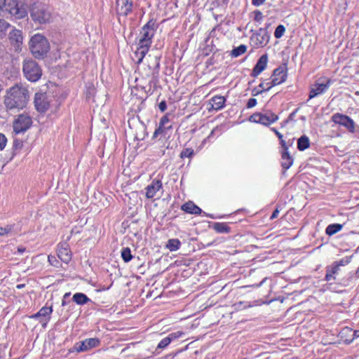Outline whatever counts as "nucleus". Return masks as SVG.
I'll return each instance as SVG.
<instances>
[{
  "mask_svg": "<svg viewBox=\"0 0 359 359\" xmlns=\"http://www.w3.org/2000/svg\"><path fill=\"white\" fill-rule=\"evenodd\" d=\"M28 91L18 86H13L9 89L4 99V104L7 109H22L28 100Z\"/></svg>",
  "mask_w": 359,
  "mask_h": 359,
  "instance_id": "1",
  "label": "nucleus"
},
{
  "mask_svg": "<svg viewBox=\"0 0 359 359\" xmlns=\"http://www.w3.org/2000/svg\"><path fill=\"white\" fill-rule=\"evenodd\" d=\"M31 53L37 59H43L50 50L47 39L40 34H34L29 41Z\"/></svg>",
  "mask_w": 359,
  "mask_h": 359,
  "instance_id": "2",
  "label": "nucleus"
},
{
  "mask_svg": "<svg viewBox=\"0 0 359 359\" xmlns=\"http://www.w3.org/2000/svg\"><path fill=\"white\" fill-rule=\"evenodd\" d=\"M30 15L32 19L39 24H45L51 19V11L49 7L41 3L34 4L31 8Z\"/></svg>",
  "mask_w": 359,
  "mask_h": 359,
  "instance_id": "3",
  "label": "nucleus"
},
{
  "mask_svg": "<svg viewBox=\"0 0 359 359\" xmlns=\"http://www.w3.org/2000/svg\"><path fill=\"white\" fill-rule=\"evenodd\" d=\"M22 72L27 80L32 82L37 81L42 75V70L38 63L32 60H24Z\"/></svg>",
  "mask_w": 359,
  "mask_h": 359,
  "instance_id": "4",
  "label": "nucleus"
},
{
  "mask_svg": "<svg viewBox=\"0 0 359 359\" xmlns=\"http://www.w3.org/2000/svg\"><path fill=\"white\" fill-rule=\"evenodd\" d=\"M54 98L53 95L50 92H37L34 95V106L39 113L46 112L50 106Z\"/></svg>",
  "mask_w": 359,
  "mask_h": 359,
  "instance_id": "5",
  "label": "nucleus"
},
{
  "mask_svg": "<svg viewBox=\"0 0 359 359\" xmlns=\"http://www.w3.org/2000/svg\"><path fill=\"white\" fill-rule=\"evenodd\" d=\"M332 83L330 79L320 78L311 87L309 92V100L325 93Z\"/></svg>",
  "mask_w": 359,
  "mask_h": 359,
  "instance_id": "6",
  "label": "nucleus"
},
{
  "mask_svg": "<svg viewBox=\"0 0 359 359\" xmlns=\"http://www.w3.org/2000/svg\"><path fill=\"white\" fill-rule=\"evenodd\" d=\"M32 118L25 114L18 116V118L13 121V132L15 134H20L27 131L32 126Z\"/></svg>",
  "mask_w": 359,
  "mask_h": 359,
  "instance_id": "7",
  "label": "nucleus"
},
{
  "mask_svg": "<svg viewBox=\"0 0 359 359\" xmlns=\"http://www.w3.org/2000/svg\"><path fill=\"white\" fill-rule=\"evenodd\" d=\"M4 11H8L11 15L17 18H23L27 15L26 10L22 6L19 5L16 0H6Z\"/></svg>",
  "mask_w": 359,
  "mask_h": 359,
  "instance_id": "8",
  "label": "nucleus"
},
{
  "mask_svg": "<svg viewBox=\"0 0 359 359\" xmlns=\"http://www.w3.org/2000/svg\"><path fill=\"white\" fill-rule=\"evenodd\" d=\"M287 68L285 66H280L273 72L272 79L267 83L266 90H269L272 87L279 85L286 81Z\"/></svg>",
  "mask_w": 359,
  "mask_h": 359,
  "instance_id": "9",
  "label": "nucleus"
},
{
  "mask_svg": "<svg viewBox=\"0 0 359 359\" xmlns=\"http://www.w3.org/2000/svg\"><path fill=\"white\" fill-rule=\"evenodd\" d=\"M128 125L131 130H133L135 139L137 140H143L147 135V127L141 122L139 118H132L128 120Z\"/></svg>",
  "mask_w": 359,
  "mask_h": 359,
  "instance_id": "10",
  "label": "nucleus"
},
{
  "mask_svg": "<svg viewBox=\"0 0 359 359\" xmlns=\"http://www.w3.org/2000/svg\"><path fill=\"white\" fill-rule=\"evenodd\" d=\"M250 39L255 47H264L269 43L270 35L266 29L260 28L252 35Z\"/></svg>",
  "mask_w": 359,
  "mask_h": 359,
  "instance_id": "11",
  "label": "nucleus"
},
{
  "mask_svg": "<svg viewBox=\"0 0 359 359\" xmlns=\"http://www.w3.org/2000/svg\"><path fill=\"white\" fill-rule=\"evenodd\" d=\"M332 121L340 126L346 128L349 132L354 133L355 130V124L352 118L346 115L337 113L332 116Z\"/></svg>",
  "mask_w": 359,
  "mask_h": 359,
  "instance_id": "12",
  "label": "nucleus"
},
{
  "mask_svg": "<svg viewBox=\"0 0 359 359\" xmlns=\"http://www.w3.org/2000/svg\"><path fill=\"white\" fill-rule=\"evenodd\" d=\"M100 341L98 338H88L75 344V349L78 352L88 351L100 345Z\"/></svg>",
  "mask_w": 359,
  "mask_h": 359,
  "instance_id": "13",
  "label": "nucleus"
},
{
  "mask_svg": "<svg viewBox=\"0 0 359 359\" xmlns=\"http://www.w3.org/2000/svg\"><path fill=\"white\" fill-rule=\"evenodd\" d=\"M133 1L130 0H116V11L118 15L126 16L132 11Z\"/></svg>",
  "mask_w": 359,
  "mask_h": 359,
  "instance_id": "14",
  "label": "nucleus"
},
{
  "mask_svg": "<svg viewBox=\"0 0 359 359\" xmlns=\"http://www.w3.org/2000/svg\"><path fill=\"white\" fill-rule=\"evenodd\" d=\"M155 33V22L149 21L142 29L140 38L147 41H151Z\"/></svg>",
  "mask_w": 359,
  "mask_h": 359,
  "instance_id": "15",
  "label": "nucleus"
},
{
  "mask_svg": "<svg viewBox=\"0 0 359 359\" xmlns=\"http://www.w3.org/2000/svg\"><path fill=\"white\" fill-rule=\"evenodd\" d=\"M162 189V182L159 179H154L151 183L146 187V197L153 198L156 193Z\"/></svg>",
  "mask_w": 359,
  "mask_h": 359,
  "instance_id": "16",
  "label": "nucleus"
},
{
  "mask_svg": "<svg viewBox=\"0 0 359 359\" xmlns=\"http://www.w3.org/2000/svg\"><path fill=\"white\" fill-rule=\"evenodd\" d=\"M268 62L267 54L262 55L255 65L251 76L252 77H257L261 72H262L266 67Z\"/></svg>",
  "mask_w": 359,
  "mask_h": 359,
  "instance_id": "17",
  "label": "nucleus"
},
{
  "mask_svg": "<svg viewBox=\"0 0 359 359\" xmlns=\"http://www.w3.org/2000/svg\"><path fill=\"white\" fill-rule=\"evenodd\" d=\"M57 257L61 261L67 264L72 259L70 251L66 244H62L57 250Z\"/></svg>",
  "mask_w": 359,
  "mask_h": 359,
  "instance_id": "18",
  "label": "nucleus"
},
{
  "mask_svg": "<svg viewBox=\"0 0 359 359\" xmlns=\"http://www.w3.org/2000/svg\"><path fill=\"white\" fill-rule=\"evenodd\" d=\"M181 209L185 212L193 215H200L202 212V210L192 201L185 203L182 205Z\"/></svg>",
  "mask_w": 359,
  "mask_h": 359,
  "instance_id": "19",
  "label": "nucleus"
},
{
  "mask_svg": "<svg viewBox=\"0 0 359 359\" xmlns=\"http://www.w3.org/2000/svg\"><path fill=\"white\" fill-rule=\"evenodd\" d=\"M225 101L226 99L224 97L216 95L210 100L209 104L211 105L212 109L218 111L224 107Z\"/></svg>",
  "mask_w": 359,
  "mask_h": 359,
  "instance_id": "20",
  "label": "nucleus"
},
{
  "mask_svg": "<svg viewBox=\"0 0 359 359\" xmlns=\"http://www.w3.org/2000/svg\"><path fill=\"white\" fill-rule=\"evenodd\" d=\"M9 39L12 44L18 48L22 42V36L21 32L20 30L13 29L11 32H10Z\"/></svg>",
  "mask_w": 359,
  "mask_h": 359,
  "instance_id": "21",
  "label": "nucleus"
},
{
  "mask_svg": "<svg viewBox=\"0 0 359 359\" xmlns=\"http://www.w3.org/2000/svg\"><path fill=\"white\" fill-rule=\"evenodd\" d=\"M281 166L284 170L289 169L293 164L294 159L288 151H280Z\"/></svg>",
  "mask_w": 359,
  "mask_h": 359,
  "instance_id": "22",
  "label": "nucleus"
},
{
  "mask_svg": "<svg viewBox=\"0 0 359 359\" xmlns=\"http://www.w3.org/2000/svg\"><path fill=\"white\" fill-rule=\"evenodd\" d=\"M39 315L41 316V319L40 320V322L43 323V326H46L47 321H48L50 318V314L53 312V308L52 306H43L42 307L39 311Z\"/></svg>",
  "mask_w": 359,
  "mask_h": 359,
  "instance_id": "23",
  "label": "nucleus"
},
{
  "mask_svg": "<svg viewBox=\"0 0 359 359\" xmlns=\"http://www.w3.org/2000/svg\"><path fill=\"white\" fill-rule=\"evenodd\" d=\"M278 119V116L273 113L269 112L265 114H261L260 123L264 126H269V124L276 122Z\"/></svg>",
  "mask_w": 359,
  "mask_h": 359,
  "instance_id": "24",
  "label": "nucleus"
},
{
  "mask_svg": "<svg viewBox=\"0 0 359 359\" xmlns=\"http://www.w3.org/2000/svg\"><path fill=\"white\" fill-rule=\"evenodd\" d=\"M339 272V269L337 266H334L333 264L332 266H327L326 268V275L325 280L327 282L335 280L336 277L334 276L335 274H337Z\"/></svg>",
  "mask_w": 359,
  "mask_h": 359,
  "instance_id": "25",
  "label": "nucleus"
},
{
  "mask_svg": "<svg viewBox=\"0 0 359 359\" xmlns=\"http://www.w3.org/2000/svg\"><path fill=\"white\" fill-rule=\"evenodd\" d=\"M72 300L79 305H84L91 301L87 295L81 292L75 293L73 295Z\"/></svg>",
  "mask_w": 359,
  "mask_h": 359,
  "instance_id": "26",
  "label": "nucleus"
},
{
  "mask_svg": "<svg viewBox=\"0 0 359 359\" xmlns=\"http://www.w3.org/2000/svg\"><path fill=\"white\" fill-rule=\"evenodd\" d=\"M310 147L309 138L304 135L301 136L297 140V149L299 151H304Z\"/></svg>",
  "mask_w": 359,
  "mask_h": 359,
  "instance_id": "27",
  "label": "nucleus"
},
{
  "mask_svg": "<svg viewBox=\"0 0 359 359\" xmlns=\"http://www.w3.org/2000/svg\"><path fill=\"white\" fill-rule=\"evenodd\" d=\"M213 229L219 233H224L230 232V227L226 223L215 222L212 225Z\"/></svg>",
  "mask_w": 359,
  "mask_h": 359,
  "instance_id": "28",
  "label": "nucleus"
},
{
  "mask_svg": "<svg viewBox=\"0 0 359 359\" xmlns=\"http://www.w3.org/2000/svg\"><path fill=\"white\" fill-rule=\"evenodd\" d=\"M343 225L340 224H332L327 226L325 233L328 236H332L342 229Z\"/></svg>",
  "mask_w": 359,
  "mask_h": 359,
  "instance_id": "29",
  "label": "nucleus"
},
{
  "mask_svg": "<svg viewBox=\"0 0 359 359\" xmlns=\"http://www.w3.org/2000/svg\"><path fill=\"white\" fill-rule=\"evenodd\" d=\"M181 245V242L177 238H172L168 241L166 248L170 251L177 250Z\"/></svg>",
  "mask_w": 359,
  "mask_h": 359,
  "instance_id": "30",
  "label": "nucleus"
},
{
  "mask_svg": "<svg viewBox=\"0 0 359 359\" xmlns=\"http://www.w3.org/2000/svg\"><path fill=\"white\" fill-rule=\"evenodd\" d=\"M147 53V52L144 51V50H140L137 48V50L134 53L133 60H136V62L137 64H140L142 62Z\"/></svg>",
  "mask_w": 359,
  "mask_h": 359,
  "instance_id": "31",
  "label": "nucleus"
},
{
  "mask_svg": "<svg viewBox=\"0 0 359 359\" xmlns=\"http://www.w3.org/2000/svg\"><path fill=\"white\" fill-rule=\"evenodd\" d=\"M151 41H147V40H144L140 38L137 43V48L140 50H144V51L148 53L151 47Z\"/></svg>",
  "mask_w": 359,
  "mask_h": 359,
  "instance_id": "32",
  "label": "nucleus"
},
{
  "mask_svg": "<svg viewBox=\"0 0 359 359\" xmlns=\"http://www.w3.org/2000/svg\"><path fill=\"white\" fill-rule=\"evenodd\" d=\"M247 50V46L245 45H240L239 46L233 48L231 50V55L234 57H237L245 53Z\"/></svg>",
  "mask_w": 359,
  "mask_h": 359,
  "instance_id": "33",
  "label": "nucleus"
},
{
  "mask_svg": "<svg viewBox=\"0 0 359 359\" xmlns=\"http://www.w3.org/2000/svg\"><path fill=\"white\" fill-rule=\"evenodd\" d=\"M121 257L125 262H128L132 259L133 256L129 248H123L121 251Z\"/></svg>",
  "mask_w": 359,
  "mask_h": 359,
  "instance_id": "34",
  "label": "nucleus"
},
{
  "mask_svg": "<svg viewBox=\"0 0 359 359\" xmlns=\"http://www.w3.org/2000/svg\"><path fill=\"white\" fill-rule=\"evenodd\" d=\"M152 60H154L152 66L149 65V67L150 69H153L152 74H157L158 72V69H159V65H160L159 57L156 56V57H154L152 58Z\"/></svg>",
  "mask_w": 359,
  "mask_h": 359,
  "instance_id": "35",
  "label": "nucleus"
},
{
  "mask_svg": "<svg viewBox=\"0 0 359 359\" xmlns=\"http://www.w3.org/2000/svg\"><path fill=\"white\" fill-rule=\"evenodd\" d=\"M285 32V27L283 25H279L275 29L274 36L276 39L281 38Z\"/></svg>",
  "mask_w": 359,
  "mask_h": 359,
  "instance_id": "36",
  "label": "nucleus"
},
{
  "mask_svg": "<svg viewBox=\"0 0 359 359\" xmlns=\"http://www.w3.org/2000/svg\"><path fill=\"white\" fill-rule=\"evenodd\" d=\"M23 147V142L21 140L15 139L13 144V150L17 153L21 150Z\"/></svg>",
  "mask_w": 359,
  "mask_h": 359,
  "instance_id": "37",
  "label": "nucleus"
},
{
  "mask_svg": "<svg viewBox=\"0 0 359 359\" xmlns=\"http://www.w3.org/2000/svg\"><path fill=\"white\" fill-rule=\"evenodd\" d=\"M194 154V151L191 148H185L180 153V157L182 158H191Z\"/></svg>",
  "mask_w": 359,
  "mask_h": 359,
  "instance_id": "38",
  "label": "nucleus"
},
{
  "mask_svg": "<svg viewBox=\"0 0 359 359\" xmlns=\"http://www.w3.org/2000/svg\"><path fill=\"white\" fill-rule=\"evenodd\" d=\"M170 344V339H168V337L163 338L158 344L156 347V351L158 348H165Z\"/></svg>",
  "mask_w": 359,
  "mask_h": 359,
  "instance_id": "39",
  "label": "nucleus"
},
{
  "mask_svg": "<svg viewBox=\"0 0 359 359\" xmlns=\"http://www.w3.org/2000/svg\"><path fill=\"white\" fill-rule=\"evenodd\" d=\"M184 333L182 331H177L176 332H172L167 337L168 339H170V342L183 336Z\"/></svg>",
  "mask_w": 359,
  "mask_h": 359,
  "instance_id": "40",
  "label": "nucleus"
},
{
  "mask_svg": "<svg viewBox=\"0 0 359 359\" xmlns=\"http://www.w3.org/2000/svg\"><path fill=\"white\" fill-rule=\"evenodd\" d=\"M166 127H168V126L161 125V123H159L157 128L155 130V131H154V133L153 134L152 139L157 138L160 135L161 132L163 130L165 129Z\"/></svg>",
  "mask_w": 359,
  "mask_h": 359,
  "instance_id": "41",
  "label": "nucleus"
},
{
  "mask_svg": "<svg viewBox=\"0 0 359 359\" xmlns=\"http://www.w3.org/2000/svg\"><path fill=\"white\" fill-rule=\"evenodd\" d=\"M249 120L252 122L260 123L261 121V113H255L250 116Z\"/></svg>",
  "mask_w": 359,
  "mask_h": 359,
  "instance_id": "42",
  "label": "nucleus"
},
{
  "mask_svg": "<svg viewBox=\"0 0 359 359\" xmlns=\"http://www.w3.org/2000/svg\"><path fill=\"white\" fill-rule=\"evenodd\" d=\"M9 27L10 25L6 20H0V33H4Z\"/></svg>",
  "mask_w": 359,
  "mask_h": 359,
  "instance_id": "43",
  "label": "nucleus"
},
{
  "mask_svg": "<svg viewBox=\"0 0 359 359\" xmlns=\"http://www.w3.org/2000/svg\"><path fill=\"white\" fill-rule=\"evenodd\" d=\"M7 143V138L3 133H0V151L3 150Z\"/></svg>",
  "mask_w": 359,
  "mask_h": 359,
  "instance_id": "44",
  "label": "nucleus"
},
{
  "mask_svg": "<svg viewBox=\"0 0 359 359\" xmlns=\"http://www.w3.org/2000/svg\"><path fill=\"white\" fill-rule=\"evenodd\" d=\"M172 128V126L170 125V126H168V127H166L165 129L163 130L161 132V134L160 135L161 137H163V138H167V137H169V135H168V132L169 130Z\"/></svg>",
  "mask_w": 359,
  "mask_h": 359,
  "instance_id": "45",
  "label": "nucleus"
},
{
  "mask_svg": "<svg viewBox=\"0 0 359 359\" xmlns=\"http://www.w3.org/2000/svg\"><path fill=\"white\" fill-rule=\"evenodd\" d=\"M48 259L49 263L54 266H57V264H59V262L56 259L55 257L53 255H49L48 257Z\"/></svg>",
  "mask_w": 359,
  "mask_h": 359,
  "instance_id": "46",
  "label": "nucleus"
},
{
  "mask_svg": "<svg viewBox=\"0 0 359 359\" xmlns=\"http://www.w3.org/2000/svg\"><path fill=\"white\" fill-rule=\"evenodd\" d=\"M348 263H349V259L346 258V260L341 259V260H339L338 262H334L333 265L334 266H337L338 269H339V266H344V265L347 264Z\"/></svg>",
  "mask_w": 359,
  "mask_h": 359,
  "instance_id": "47",
  "label": "nucleus"
},
{
  "mask_svg": "<svg viewBox=\"0 0 359 359\" xmlns=\"http://www.w3.org/2000/svg\"><path fill=\"white\" fill-rule=\"evenodd\" d=\"M14 226V224H8L5 227H3L4 234L7 235L9 233H11V231L13 229Z\"/></svg>",
  "mask_w": 359,
  "mask_h": 359,
  "instance_id": "48",
  "label": "nucleus"
},
{
  "mask_svg": "<svg viewBox=\"0 0 359 359\" xmlns=\"http://www.w3.org/2000/svg\"><path fill=\"white\" fill-rule=\"evenodd\" d=\"M280 144L281 145L282 150L280 151H288L289 146L286 143V141L283 139L280 140Z\"/></svg>",
  "mask_w": 359,
  "mask_h": 359,
  "instance_id": "49",
  "label": "nucleus"
},
{
  "mask_svg": "<svg viewBox=\"0 0 359 359\" xmlns=\"http://www.w3.org/2000/svg\"><path fill=\"white\" fill-rule=\"evenodd\" d=\"M257 102L255 98H250L248 100L247 103V108L254 107L257 104Z\"/></svg>",
  "mask_w": 359,
  "mask_h": 359,
  "instance_id": "50",
  "label": "nucleus"
},
{
  "mask_svg": "<svg viewBox=\"0 0 359 359\" xmlns=\"http://www.w3.org/2000/svg\"><path fill=\"white\" fill-rule=\"evenodd\" d=\"M158 108L159 109L161 110V111H165L166 108H167V104H166V102L165 100H163L161 101L159 104H158Z\"/></svg>",
  "mask_w": 359,
  "mask_h": 359,
  "instance_id": "51",
  "label": "nucleus"
},
{
  "mask_svg": "<svg viewBox=\"0 0 359 359\" xmlns=\"http://www.w3.org/2000/svg\"><path fill=\"white\" fill-rule=\"evenodd\" d=\"M297 110H298V109H297L295 111H294L293 112H292V113L289 115L288 118L285 120V123H287L289 121H293V120H294V116H295V114H296V113H297Z\"/></svg>",
  "mask_w": 359,
  "mask_h": 359,
  "instance_id": "52",
  "label": "nucleus"
},
{
  "mask_svg": "<svg viewBox=\"0 0 359 359\" xmlns=\"http://www.w3.org/2000/svg\"><path fill=\"white\" fill-rule=\"evenodd\" d=\"M168 122H169V118H168V116H167V115H165V116H163L161 118V120H160V122H159V123H161V125L166 126V125H167V123H168Z\"/></svg>",
  "mask_w": 359,
  "mask_h": 359,
  "instance_id": "53",
  "label": "nucleus"
},
{
  "mask_svg": "<svg viewBox=\"0 0 359 359\" xmlns=\"http://www.w3.org/2000/svg\"><path fill=\"white\" fill-rule=\"evenodd\" d=\"M271 130L276 135L279 140L283 139V135L279 133L275 128H271Z\"/></svg>",
  "mask_w": 359,
  "mask_h": 359,
  "instance_id": "54",
  "label": "nucleus"
},
{
  "mask_svg": "<svg viewBox=\"0 0 359 359\" xmlns=\"http://www.w3.org/2000/svg\"><path fill=\"white\" fill-rule=\"evenodd\" d=\"M265 0H252V4L255 6H259L264 3Z\"/></svg>",
  "mask_w": 359,
  "mask_h": 359,
  "instance_id": "55",
  "label": "nucleus"
},
{
  "mask_svg": "<svg viewBox=\"0 0 359 359\" xmlns=\"http://www.w3.org/2000/svg\"><path fill=\"white\" fill-rule=\"evenodd\" d=\"M278 214H279V210H278V208H276V209L273 212V213H272V215H271V216L270 219H273L276 218V217H278Z\"/></svg>",
  "mask_w": 359,
  "mask_h": 359,
  "instance_id": "56",
  "label": "nucleus"
},
{
  "mask_svg": "<svg viewBox=\"0 0 359 359\" xmlns=\"http://www.w3.org/2000/svg\"><path fill=\"white\" fill-rule=\"evenodd\" d=\"M263 93V90H258L257 88H254L252 90V95L256 96L259 94H261Z\"/></svg>",
  "mask_w": 359,
  "mask_h": 359,
  "instance_id": "57",
  "label": "nucleus"
},
{
  "mask_svg": "<svg viewBox=\"0 0 359 359\" xmlns=\"http://www.w3.org/2000/svg\"><path fill=\"white\" fill-rule=\"evenodd\" d=\"M269 83V82H267V83H260V84L259 85V88H262V90H263V92H264V91H266V88L268 87V86H267V83Z\"/></svg>",
  "mask_w": 359,
  "mask_h": 359,
  "instance_id": "58",
  "label": "nucleus"
},
{
  "mask_svg": "<svg viewBox=\"0 0 359 359\" xmlns=\"http://www.w3.org/2000/svg\"><path fill=\"white\" fill-rule=\"evenodd\" d=\"M262 13L260 11H256L255 13V20H259L262 18Z\"/></svg>",
  "mask_w": 359,
  "mask_h": 359,
  "instance_id": "59",
  "label": "nucleus"
},
{
  "mask_svg": "<svg viewBox=\"0 0 359 359\" xmlns=\"http://www.w3.org/2000/svg\"><path fill=\"white\" fill-rule=\"evenodd\" d=\"M294 138L292 139H290L288 140L287 141H286V143L287 144V145L290 147L292 146L293 143H294Z\"/></svg>",
  "mask_w": 359,
  "mask_h": 359,
  "instance_id": "60",
  "label": "nucleus"
},
{
  "mask_svg": "<svg viewBox=\"0 0 359 359\" xmlns=\"http://www.w3.org/2000/svg\"><path fill=\"white\" fill-rule=\"evenodd\" d=\"M6 0H0V11H4V6H5Z\"/></svg>",
  "mask_w": 359,
  "mask_h": 359,
  "instance_id": "61",
  "label": "nucleus"
},
{
  "mask_svg": "<svg viewBox=\"0 0 359 359\" xmlns=\"http://www.w3.org/2000/svg\"><path fill=\"white\" fill-rule=\"evenodd\" d=\"M353 339L357 338L359 337V330H355L353 334Z\"/></svg>",
  "mask_w": 359,
  "mask_h": 359,
  "instance_id": "62",
  "label": "nucleus"
},
{
  "mask_svg": "<svg viewBox=\"0 0 359 359\" xmlns=\"http://www.w3.org/2000/svg\"><path fill=\"white\" fill-rule=\"evenodd\" d=\"M32 318H40L41 319V316L39 315V312L38 311L37 313H36L35 314L32 315Z\"/></svg>",
  "mask_w": 359,
  "mask_h": 359,
  "instance_id": "63",
  "label": "nucleus"
},
{
  "mask_svg": "<svg viewBox=\"0 0 359 359\" xmlns=\"http://www.w3.org/2000/svg\"><path fill=\"white\" fill-rule=\"evenodd\" d=\"M266 278H264L259 284H257L255 286L257 287H260L266 281Z\"/></svg>",
  "mask_w": 359,
  "mask_h": 359,
  "instance_id": "64",
  "label": "nucleus"
}]
</instances>
